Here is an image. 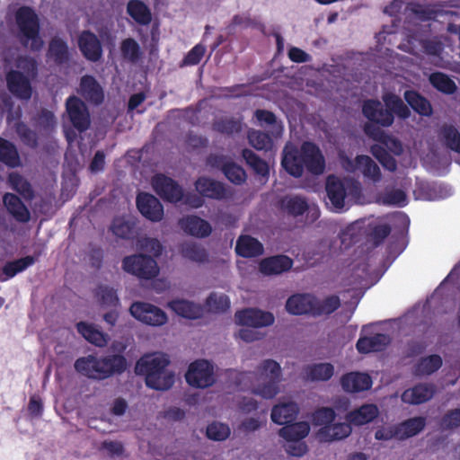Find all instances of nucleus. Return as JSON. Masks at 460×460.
<instances>
[{
  "label": "nucleus",
  "mask_w": 460,
  "mask_h": 460,
  "mask_svg": "<svg viewBox=\"0 0 460 460\" xmlns=\"http://www.w3.org/2000/svg\"><path fill=\"white\" fill-rule=\"evenodd\" d=\"M315 303L314 305L313 316L317 315H330L341 306V300L337 295H331L324 300H319L314 296Z\"/></svg>",
  "instance_id": "864d4df0"
},
{
  "label": "nucleus",
  "mask_w": 460,
  "mask_h": 460,
  "mask_svg": "<svg viewBox=\"0 0 460 460\" xmlns=\"http://www.w3.org/2000/svg\"><path fill=\"white\" fill-rule=\"evenodd\" d=\"M235 322L242 326L266 327L273 324L274 314L258 308H244L236 312Z\"/></svg>",
  "instance_id": "f8f14e48"
},
{
  "label": "nucleus",
  "mask_w": 460,
  "mask_h": 460,
  "mask_svg": "<svg viewBox=\"0 0 460 460\" xmlns=\"http://www.w3.org/2000/svg\"><path fill=\"white\" fill-rule=\"evenodd\" d=\"M336 418V413L332 408L322 407L315 410L311 415V423L314 426L325 427L331 425Z\"/></svg>",
  "instance_id": "680f3d73"
},
{
  "label": "nucleus",
  "mask_w": 460,
  "mask_h": 460,
  "mask_svg": "<svg viewBox=\"0 0 460 460\" xmlns=\"http://www.w3.org/2000/svg\"><path fill=\"white\" fill-rule=\"evenodd\" d=\"M39 255H26L14 261H7L1 270L0 281H7L16 276L17 273L22 272L31 267L37 261Z\"/></svg>",
  "instance_id": "cd10ccee"
},
{
  "label": "nucleus",
  "mask_w": 460,
  "mask_h": 460,
  "mask_svg": "<svg viewBox=\"0 0 460 460\" xmlns=\"http://www.w3.org/2000/svg\"><path fill=\"white\" fill-rule=\"evenodd\" d=\"M351 423L337 422L322 427L317 431V438L321 441L331 442L347 438L351 434Z\"/></svg>",
  "instance_id": "c85d7f7f"
},
{
  "label": "nucleus",
  "mask_w": 460,
  "mask_h": 460,
  "mask_svg": "<svg viewBox=\"0 0 460 460\" xmlns=\"http://www.w3.org/2000/svg\"><path fill=\"white\" fill-rule=\"evenodd\" d=\"M18 29L17 38L23 47H31V50L39 51L44 41L40 36V22L38 14L31 6H21L14 13Z\"/></svg>",
  "instance_id": "39448f33"
},
{
  "label": "nucleus",
  "mask_w": 460,
  "mask_h": 460,
  "mask_svg": "<svg viewBox=\"0 0 460 460\" xmlns=\"http://www.w3.org/2000/svg\"><path fill=\"white\" fill-rule=\"evenodd\" d=\"M365 229L367 231V233H365V236H367L368 240L372 241L373 245L376 247L383 243L391 232V227L387 224L368 225Z\"/></svg>",
  "instance_id": "6e6d98bb"
},
{
  "label": "nucleus",
  "mask_w": 460,
  "mask_h": 460,
  "mask_svg": "<svg viewBox=\"0 0 460 460\" xmlns=\"http://www.w3.org/2000/svg\"><path fill=\"white\" fill-rule=\"evenodd\" d=\"M405 102L415 112L422 116L432 114V106L427 97L416 90H406L403 94Z\"/></svg>",
  "instance_id": "4c0bfd02"
},
{
  "label": "nucleus",
  "mask_w": 460,
  "mask_h": 460,
  "mask_svg": "<svg viewBox=\"0 0 460 460\" xmlns=\"http://www.w3.org/2000/svg\"><path fill=\"white\" fill-rule=\"evenodd\" d=\"M341 385L347 392L358 393L369 390L372 385V379L365 372L351 371L342 376Z\"/></svg>",
  "instance_id": "4be33fe9"
},
{
  "label": "nucleus",
  "mask_w": 460,
  "mask_h": 460,
  "mask_svg": "<svg viewBox=\"0 0 460 460\" xmlns=\"http://www.w3.org/2000/svg\"><path fill=\"white\" fill-rule=\"evenodd\" d=\"M139 212L151 222H161L164 217V208L161 201L148 192H139L136 199Z\"/></svg>",
  "instance_id": "ddd939ff"
},
{
  "label": "nucleus",
  "mask_w": 460,
  "mask_h": 460,
  "mask_svg": "<svg viewBox=\"0 0 460 460\" xmlns=\"http://www.w3.org/2000/svg\"><path fill=\"white\" fill-rule=\"evenodd\" d=\"M304 166L313 174H321L325 169L324 156L320 148L313 142L302 145Z\"/></svg>",
  "instance_id": "f3484780"
},
{
  "label": "nucleus",
  "mask_w": 460,
  "mask_h": 460,
  "mask_svg": "<svg viewBox=\"0 0 460 460\" xmlns=\"http://www.w3.org/2000/svg\"><path fill=\"white\" fill-rule=\"evenodd\" d=\"M0 163L15 168L21 164V158L16 146L9 140L0 137Z\"/></svg>",
  "instance_id": "a18cd8bd"
},
{
  "label": "nucleus",
  "mask_w": 460,
  "mask_h": 460,
  "mask_svg": "<svg viewBox=\"0 0 460 460\" xmlns=\"http://www.w3.org/2000/svg\"><path fill=\"white\" fill-rule=\"evenodd\" d=\"M429 82L435 89L445 94H453L457 90L456 83L444 72H432L429 75Z\"/></svg>",
  "instance_id": "09e8293b"
},
{
  "label": "nucleus",
  "mask_w": 460,
  "mask_h": 460,
  "mask_svg": "<svg viewBox=\"0 0 460 460\" xmlns=\"http://www.w3.org/2000/svg\"><path fill=\"white\" fill-rule=\"evenodd\" d=\"M120 49L123 58L131 63H137L142 57L141 48L133 38H126L121 43Z\"/></svg>",
  "instance_id": "052dcab7"
},
{
  "label": "nucleus",
  "mask_w": 460,
  "mask_h": 460,
  "mask_svg": "<svg viewBox=\"0 0 460 460\" xmlns=\"http://www.w3.org/2000/svg\"><path fill=\"white\" fill-rule=\"evenodd\" d=\"M129 312L137 320L152 326H162L167 322L165 312L160 307L145 302H135Z\"/></svg>",
  "instance_id": "9d476101"
},
{
  "label": "nucleus",
  "mask_w": 460,
  "mask_h": 460,
  "mask_svg": "<svg viewBox=\"0 0 460 460\" xmlns=\"http://www.w3.org/2000/svg\"><path fill=\"white\" fill-rule=\"evenodd\" d=\"M169 365L170 360L166 354H144L136 365V372L144 376L147 387L167 390L174 384V374L167 368Z\"/></svg>",
  "instance_id": "7ed1b4c3"
},
{
  "label": "nucleus",
  "mask_w": 460,
  "mask_h": 460,
  "mask_svg": "<svg viewBox=\"0 0 460 460\" xmlns=\"http://www.w3.org/2000/svg\"><path fill=\"white\" fill-rule=\"evenodd\" d=\"M311 381H328L333 376L334 367L331 363H316L305 369Z\"/></svg>",
  "instance_id": "8fccbe9b"
},
{
  "label": "nucleus",
  "mask_w": 460,
  "mask_h": 460,
  "mask_svg": "<svg viewBox=\"0 0 460 460\" xmlns=\"http://www.w3.org/2000/svg\"><path fill=\"white\" fill-rule=\"evenodd\" d=\"M230 434L229 425L219 421H213L206 428V437L213 441H225L230 437Z\"/></svg>",
  "instance_id": "4d7b16f0"
},
{
  "label": "nucleus",
  "mask_w": 460,
  "mask_h": 460,
  "mask_svg": "<svg viewBox=\"0 0 460 460\" xmlns=\"http://www.w3.org/2000/svg\"><path fill=\"white\" fill-rule=\"evenodd\" d=\"M438 135L439 141L445 148L460 154V131L455 125H442Z\"/></svg>",
  "instance_id": "e433bc0d"
},
{
  "label": "nucleus",
  "mask_w": 460,
  "mask_h": 460,
  "mask_svg": "<svg viewBox=\"0 0 460 460\" xmlns=\"http://www.w3.org/2000/svg\"><path fill=\"white\" fill-rule=\"evenodd\" d=\"M314 303H315L314 296L309 293L292 295L286 303V308L293 315H303V314L314 315Z\"/></svg>",
  "instance_id": "c756f323"
},
{
  "label": "nucleus",
  "mask_w": 460,
  "mask_h": 460,
  "mask_svg": "<svg viewBox=\"0 0 460 460\" xmlns=\"http://www.w3.org/2000/svg\"><path fill=\"white\" fill-rule=\"evenodd\" d=\"M389 343L390 339L387 334L376 332L370 337H360L356 343V349L359 353L366 355V353L382 351Z\"/></svg>",
  "instance_id": "bb28decb"
},
{
  "label": "nucleus",
  "mask_w": 460,
  "mask_h": 460,
  "mask_svg": "<svg viewBox=\"0 0 460 460\" xmlns=\"http://www.w3.org/2000/svg\"><path fill=\"white\" fill-rule=\"evenodd\" d=\"M66 108L71 125L79 132L86 131L91 125V119L85 102L76 95H70L66 100Z\"/></svg>",
  "instance_id": "1a4fd4ad"
},
{
  "label": "nucleus",
  "mask_w": 460,
  "mask_h": 460,
  "mask_svg": "<svg viewBox=\"0 0 460 460\" xmlns=\"http://www.w3.org/2000/svg\"><path fill=\"white\" fill-rule=\"evenodd\" d=\"M385 106L377 100H367L362 105V112L371 123L388 128L394 120V114L402 119H407L411 111L401 97L393 93L383 96Z\"/></svg>",
  "instance_id": "20e7f679"
},
{
  "label": "nucleus",
  "mask_w": 460,
  "mask_h": 460,
  "mask_svg": "<svg viewBox=\"0 0 460 460\" xmlns=\"http://www.w3.org/2000/svg\"><path fill=\"white\" fill-rule=\"evenodd\" d=\"M180 252L185 259L195 262H205L208 261L207 251L199 243H184L180 247Z\"/></svg>",
  "instance_id": "5fc2aeb1"
},
{
  "label": "nucleus",
  "mask_w": 460,
  "mask_h": 460,
  "mask_svg": "<svg viewBox=\"0 0 460 460\" xmlns=\"http://www.w3.org/2000/svg\"><path fill=\"white\" fill-rule=\"evenodd\" d=\"M249 144L257 150H269L273 146V141L268 133L251 129L248 131Z\"/></svg>",
  "instance_id": "13d9d810"
},
{
  "label": "nucleus",
  "mask_w": 460,
  "mask_h": 460,
  "mask_svg": "<svg viewBox=\"0 0 460 460\" xmlns=\"http://www.w3.org/2000/svg\"><path fill=\"white\" fill-rule=\"evenodd\" d=\"M15 132L25 146L31 148H36L38 146L37 133L31 130L27 124L23 122L16 123Z\"/></svg>",
  "instance_id": "e2e57ef3"
},
{
  "label": "nucleus",
  "mask_w": 460,
  "mask_h": 460,
  "mask_svg": "<svg viewBox=\"0 0 460 460\" xmlns=\"http://www.w3.org/2000/svg\"><path fill=\"white\" fill-rule=\"evenodd\" d=\"M443 366V359L438 354H430L421 358L414 366L417 375H432Z\"/></svg>",
  "instance_id": "3c124183"
},
{
  "label": "nucleus",
  "mask_w": 460,
  "mask_h": 460,
  "mask_svg": "<svg viewBox=\"0 0 460 460\" xmlns=\"http://www.w3.org/2000/svg\"><path fill=\"white\" fill-rule=\"evenodd\" d=\"M127 13L140 25H148L152 22V13L146 4L140 0H130L127 4Z\"/></svg>",
  "instance_id": "c03bdc74"
},
{
  "label": "nucleus",
  "mask_w": 460,
  "mask_h": 460,
  "mask_svg": "<svg viewBox=\"0 0 460 460\" xmlns=\"http://www.w3.org/2000/svg\"><path fill=\"white\" fill-rule=\"evenodd\" d=\"M426 426L427 418L412 417L396 424L381 426L375 431L374 437L380 441H405L420 434Z\"/></svg>",
  "instance_id": "423d86ee"
},
{
  "label": "nucleus",
  "mask_w": 460,
  "mask_h": 460,
  "mask_svg": "<svg viewBox=\"0 0 460 460\" xmlns=\"http://www.w3.org/2000/svg\"><path fill=\"white\" fill-rule=\"evenodd\" d=\"M409 394V390L404 392L402 397V402H407L406 398ZM434 394V389L431 385L427 384H419L410 390V397L411 398L408 402H427Z\"/></svg>",
  "instance_id": "603ef678"
},
{
  "label": "nucleus",
  "mask_w": 460,
  "mask_h": 460,
  "mask_svg": "<svg viewBox=\"0 0 460 460\" xmlns=\"http://www.w3.org/2000/svg\"><path fill=\"white\" fill-rule=\"evenodd\" d=\"M122 268L124 271L144 280L154 279L160 271L156 261L151 255H145V253L126 255L123 258Z\"/></svg>",
  "instance_id": "0eeeda50"
},
{
  "label": "nucleus",
  "mask_w": 460,
  "mask_h": 460,
  "mask_svg": "<svg viewBox=\"0 0 460 460\" xmlns=\"http://www.w3.org/2000/svg\"><path fill=\"white\" fill-rule=\"evenodd\" d=\"M79 93L86 102L93 105H101L105 101L103 87L92 75H84L81 77Z\"/></svg>",
  "instance_id": "2eb2a0df"
},
{
  "label": "nucleus",
  "mask_w": 460,
  "mask_h": 460,
  "mask_svg": "<svg viewBox=\"0 0 460 460\" xmlns=\"http://www.w3.org/2000/svg\"><path fill=\"white\" fill-rule=\"evenodd\" d=\"M281 166L292 177H302L305 170L302 146L287 145L282 152Z\"/></svg>",
  "instance_id": "dca6fc26"
},
{
  "label": "nucleus",
  "mask_w": 460,
  "mask_h": 460,
  "mask_svg": "<svg viewBox=\"0 0 460 460\" xmlns=\"http://www.w3.org/2000/svg\"><path fill=\"white\" fill-rule=\"evenodd\" d=\"M7 87L15 98L29 101L31 98V84L22 72L11 70L6 75Z\"/></svg>",
  "instance_id": "6ab92c4d"
},
{
  "label": "nucleus",
  "mask_w": 460,
  "mask_h": 460,
  "mask_svg": "<svg viewBox=\"0 0 460 460\" xmlns=\"http://www.w3.org/2000/svg\"><path fill=\"white\" fill-rule=\"evenodd\" d=\"M381 199L384 205L402 208L407 204V194L402 189H392L386 190Z\"/></svg>",
  "instance_id": "69168bd1"
},
{
  "label": "nucleus",
  "mask_w": 460,
  "mask_h": 460,
  "mask_svg": "<svg viewBox=\"0 0 460 460\" xmlns=\"http://www.w3.org/2000/svg\"><path fill=\"white\" fill-rule=\"evenodd\" d=\"M235 251L242 258L250 259L261 256L264 248L261 243L258 239L252 237V235H239Z\"/></svg>",
  "instance_id": "473e14b6"
},
{
  "label": "nucleus",
  "mask_w": 460,
  "mask_h": 460,
  "mask_svg": "<svg viewBox=\"0 0 460 460\" xmlns=\"http://www.w3.org/2000/svg\"><path fill=\"white\" fill-rule=\"evenodd\" d=\"M3 203L15 221L23 224L30 222L31 214L19 196L12 192H6L3 196Z\"/></svg>",
  "instance_id": "412c9836"
},
{
  "label": "nucleus",
  "mask_w": 460,
  "mask_h": 460,
  "mask_svg": "<svg viewBox=\"0 0 460 460\" xmlns=\"http://www.w3.org/2000/svg\"><path fill=\"white\" fill-rule=\"evenodd\" d=\"M111 348L117 352L103 354L101 357L88 354L86 357L77 358L74 363L75 371L87 379L98 382L122 375L128 367L124 356L126 345L120 341H113Z\"/></svg>",
  "instance_id": "f257e3e1"
},
{
  "label": "nucleus",
  "mask_w": 460,
  "mask_h": 460,
  "mask_svg": "<svg viewBox=\"0 0 460 460\" xmlns=\"http://www.w3.org/2000/svg\"><path fill=\"white\" fill-rule=\"evenodd\" d=\"M243 127L241 117H219L212 123L213 130L227 136L242 132Z\"/></svg>",
  "instance_id": "79ce46f5"
},
{
  "label": "nucleus",
  "mask_w": 460,
  "mask_h": 460,
  "mask_svg": "<svg viewBox=\"0 0 460 460\" xmlns=\"http://www.w3.org/2000/svg\"><path fill=\"white\" fill-rule=\"evenodd\" d=\"M367 233L363 223L355 222L342 229L339 233L341 244L345 249L351 247V245L361 243L365 238Z\"/></svg>",
  "instance_id": "c9c22d12"
},
{
  "label": "nucleus",
  "mask_w": 460,
  "mask_h": 460,
  "mask_svg": "<svg viewBox=\"0 0 460 460\" xmlns=\"http://www.w3.org/2000/svg\"><path fill=\"white\" fill-rule=\"evenodd\" d=\"M76 330L86 341L96 347H105L110 340L107 332H104L93 323L79 322L76 323Z\"/></svg>",
  "instance_id": "7c9ffc66"
},
{
  "label": "nucleus",
  "mask_w": 460,
  "mask_h": 460,
  "mask_svg": "<svg viewBox=\"0 0 460 460\" xmlns=\"http://www.w3.org/2000/svg\"><path fill=\"white\" fill-rule=\"evenodd\" d=\"M279 208L289 217H301L307 211L309 205L302 196H284L279 200Z\"/></svg>",
  "instance_id": "a19ab883"
},
{
  "label": "nucleus",
  "mask_w": 460,
  "mask_h": 460,
  "mask_svg": "<svg viewBox=\"0 0 460 460\" xmlns=\"http://www.w3.org/2000/svg\"><path fill=\"white\" fill-rule=\"evenodd\" d=\"M97 296L101 304L104 306L116 307L119 305L117 290L107 285H102L98 288Z\"/></svg>",
  "instance_id": "338daca9"
},
{
  "label": "nucleus",
  "mask_w": 460,
  "mask_h": 460,
  "mask_svg": "<svg viewBox=\"0 0 460 460\" xmlns=\"http://www.w3.org/2000/svg\"><path fill=\"white\" fill-rule=\"evenodd\" d=\"M169 306L182 318L197 320L203 314L200 305L187 300H173L169 303Z\"/></svg>",
  "instance_id": "37998d69"
},
{
  "label": "nucleus",
  "mask_w": 460,
  "mask_h": 460,
  "mask_svg": "<svg viewBox=\"0 0 460 460\" xmlns=\"http://www.w3.org/2000/svg\"><path fill=\"white\" fill-rule=\"evenodd\" d=\"M152 186L157 194L165 201L178 203L182 199L183 190L174 180L157 173L153 176Z\"/></svg>",
  "instance_id": "9b49d317"
},
{
  "label": "nucleus",
  "mask_w": 460,
  "mask_h": 460,
  "mask_svg": "<svg viewBox=\"0 0 460 460\" xmlns=\"http://www.w3.org/2000/svg\"><path fill=\"white\" fill-rule=\"evenodd\" d=\"M378 412L377 404H361L359 408L349 411L346 420L350 425L360 426L374 420Z\"/></svg>",
  "instance_id": "72a5a7b5"
},
{
  "label": "nucleus",
  "mask_w": 460,
  "mask_h": 460,
  "mask_svg": "<svg viewBox=\"0 0 460 460\" xmlns=\"http://www.w3.org/2000/svg\"><path fill=\"white\" fill-rule=\"evenodd\" d=\"M195 187L200 197L207 199L222 200L229 197V190L222 182L208 178V176H199L195 182Z\"/></svg>",
  "instance_id": "4468645a"
},
{
  "label": "nucleus",
  "mask_w": 460,
  "mask_h": 460,
  "mask_svg": "<svg viewBox=\"0 0 460 460\" xmlns=\"http://www.w3.org/2000/svg\"><path fill=\"white\" fill-rule=\"evenodd\" d=\"M299 404H273L271 420L278 425L286 426L296 421L299 412Z\"/></svg>",
  "instance_id": "58836bf2"
},
{
  "label": "nucleus",
  "mask_w": 460,
  "mask_h": 460,
  "mask_svg": "<svg viewBox=\"0 0 460 460\" xmlns=\"http://www.w3.org/2000/svg\"><path fill=\"white\" fill-rule=\"evenodd\" d=\"M294 264V261L288 255H272L263 259L259 265L260 270L266 276L272 274H280L289 270Z\"/></svg>",
  "instance_id": "a878e982"
},
{
  "label": "nucleus",
  "mask_w": 460,
  "mask_h": 460,
  "mask_svg": "<svg viewBox=\"0 0 460 460\" xmlns=\"http://www.w3.org/2000/svg\"><path fill=\"white\" fill-rule=\"evenodd\" d=\"M262 25L257 21L256 18H252L249 13H243L234 14L232 18L230 24L226 27L228 31H232L235 27L247 28H259Z\"/></svg>",
  "instance_id": "0e129e2a"
},
{
  "label": "nucleus",
  "mask_w": 460,
  "mask_h": 460,
  "mask_svg": "<svg viewBox=\"0 0 460 460\" xmlns=\"http://www.w3.org/2000/svg\"><path fill=\"white\" fill-rule=\"evenodd\" d=\"M242 157L258 175L265 177L270 175V166L268 163L260 158V156L252 149L243 148L242 150Z\"/></svg>",
  "instance_id": "de8ad7c7"
},
{
  "label": "nucleus",
  "mask_w": 460,
  "mask_h": 460,
  "mask_svg": "<svg viewBox=\"0 0 460 460\" xmlns=\"http://www.w3.org/2000/svg\"><path fill=\"white\" fill-rule=\"evenodd\" d=\"M349 164L350 165L349 170L351 172L359 170L366 177L374 182H378L382 179V173L379 166L373 158L371 156H367V155H358L354 162H349Z\"/></svg>",
  "instance_id": "393cba45"
},
{
  "label": "nucleus",
  "mask_w": 460,
  "mask_h": 460,
  "mask_svg": "<svg viewBox=\"0 0 460 460\" xmlns=\"http://www.w3.org/2000/svg\"><path fill=\"white\" fill-rule=\"evenodd\" d=\"M137 223L133 216H119L113 219L111 230L119 238L133 240L138 234Z\"/></svg>",
  "instance_id": "aec40b11"
},
{
  "label": "nucleus",
  "mask_w": 460,
  "mask_h": 460,
  "mask_svg": "<svg viewBox=\"0 0 460 460\" xmlns=\"http://www.w3.org/2000/svg\"><path fill=\"white\" fill-rule=\"evenodd\" d=\"M242 379L251 382L250 388L253 394L262 399H273L279 391L282 381L280 365L273 359L261 361L254 371L242 374Z\"/></svg>",
  "instance_id": "f03ea898"
},
{
  "label": "nucleus",
  "mask_w": 460,
  "mask_h": 460,
  "mask_svg": "<svg viewBox=\"0 0 460 460\" xmlns=\"http://www.w3.org/2000/svg\"><path fill=\"white\" fill-rule=\"evenodd\" d=\"M326 192L329 200L335 209L345 207L347 190L342 181L334 174H330L326 181Z\"/></svg>",
  "instance_id": "b1692460"
},
{
  "label": "nucleus",
  "mask_w": 460,
  "mask_h": 460,
  "mask_svg": "<svg viewBox=\"0 0 460 460\" xmlns=\"http://www.w3.org/2000/svg\"><path fill=\"white\" fill-rule=\"evenodd\" d=\"M48 58L57 66L67 64L70 60L67 42L58 36H54L49 42Z\"/></svg>",
  "instance_id": "f704fd0d"
},
{
  "label": "nucleus",
  "mask_w": 460,
  "mask_h": 460,
  "mask_svg": "<svg viewBox=\"0 0 460 460\" xmlns=\"http://www.w3.org/2000/svg\"><path fill=\"white\" fill-rule=\"evenodd\" d=\"M185 380L193 387L206 388L211 386L216 381L213 365L205 359L190 363L185 373Z\"/></svg>",
  "instance_id": "6e6552de"
},
{
  "label": "nucleus",
  "mask_w": 460,
  "mask_h": 460,
  "mask_svg": "<svg viewBox=\"0 0 460 460\" xmlns=\"http://www.w3.org/2000/svg\"><path fill=\"white\" fill-rule=\"evenodd\" d=\"M78 47L86 60L98 62L102 57V46L97 35L89 30L82 31L78 38Z\"/></svg>",
  "instance_id": "a211bd4d"
},
{
  "label": "nucleus",
  "mask_w": 460,
  "mask_h": 460,
  "mask_svg": "<svg viewBox=\"0 0 460 460\" xmlns=\"http://www.w3.org/2000/svg\"><path fill=\"white\" fill-rule=\"evenodd\" d=\"M210 162L220 166L222 172L229 181L241 185L246 181V172L243 167L234 162L224 163V156H210Z\"/></svg>",
  "instance_id": "2f4dec72"
},
{
  "label": "nucleus",
  "mask_w": 460,
  "mask_h": 460,
  "mask_svg": "<svg viewBox=\"0 0 460 460\" xmlns=\"http://www.w3.org/2000/svg\"><path fill=\"white\" fill-rule=\"evenodd\" d=\"M8 182L11 189L20 194L26 201H31L34 199V190L31 183L18 172H11L8 176Z\"/></svg>",
  "instance_id": "49530a36"
},
{
  "label": "nucleus",
  "mask_w": 460,
  "mask_h": 460,
  "mask_svg": "<svg viewBox=\"0 0 460 460\" xmlns=\"http://www.w3.org/2000/svg\"><path fill=\"white\" fill-rule=\"evenodd\" d=\"M310 432V424L307 421L291 422L279 429V436L286 441H301Z\"/></svg>",
  "instance_id": "ea45409f"
},
{
  "label": "nucleus",
  "mask_w": 460,
  "mask_h": 460,
  "mask_svg": "<svg viewBox=\"0 0 460 460\" xmlns=\"http://www.w3.org/2000/svg\"><path fill=\"white\" fill-rule=\"evenodd\" d=\"M34 126L40 133H49L56 126L55 115L52 111L43 109L34 119Z\"/></svg>",
  "instance_id": "bf43d9fd"
},
{
  "label": "nucleus",
  "mask_w": 460,
  "mask_h": 460,
  "mask_svg": "<svg viewBox=\"0 0 460 460\" xmlns=\"http://www.w3.org/2000/svg\"><path fill=\"white\" fill-rule=\"evenodd\" d=\"M206 304L211 311L220 313L229 309L230 299L227 295H217L213 292L208 297Z\"/></svg>",
  "instance_id": "774afa93"
},
{
  "label": "nucleus",
  "mask_w": 460,
  "mask_h": 460,
  "mask_svg": "<svg viewBox=\"0 0 460 460\" xmlns=\"http://www.w3.org/2000/svg\"><path fill=\"white\" fill-rule=\"evenodd\" d=\"M179 225L185 233L198 238H206L213 230L211 225L199 216H185L180 220Z\"/></svg>",
  "instance_id": "5701e85b"
}]
</instances>
